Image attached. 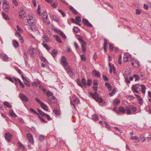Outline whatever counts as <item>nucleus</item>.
Returning <instances> with one entry per match:
<instances>
[{
    "label": "nucleus",
    "mask_w": 151,
    "mask_h": 151,
    "mask_svg": "<svg viewBox=\"0 0 151 151\" xmlns=\"http://www.w3.org/2000/svg\"><path fill=\"white\" fill-rule=\"evenodd\" d=\"M27 23L29 24V27L28 28L29 29H31L32 30L34 28H35L36 21L35 20V19L32 16L29 15L27 17Z\"/></svg>",
    "instance_id": "obj_1"
},
{
    "label": "nucleus",
    "mask_w": 151,
    "mask_h": 151,
    "mask_svg": "<svg viewBox=\"0 0 151 151\" xmlns=\"http://www.w3.org/2000/svg\"><path fill=\"white\" fill-rule=\"evenodd\" d=\"M78 40L81 43V48L82 52L83 53H85L86 51V42L83 40V37L80 35H79V37L78 38Z\"/></svg>",
    "instance_id": "obj_2"
},
{
    "label": "nucleus",
    "mask_w": 151,
    "mask_h": 151,
    "mask_svg": "<svg viewBox=\"0 0 151 151\" xmlns=\"http://www.w3.org/2000/svg\"><path fill=\"white\" fill-rule=\"evenodd\" d=\"M46 94L47 96V99L50 102L52 103H54L56 101V97L53 96V93L49 91L46 93Z\"/></svg>",
    "instance_id": "obj_3"
},
{
    "label": "nucleus",
    "mask_w": 151,
    "mask_h": 151,
    "mask_svg": "<svg viewBox=\"0 0 151 151\" xmlns=\"http://www.w3.org/2000/svg\"><path fill=\"white\" fill-rule=\"evenodd\" d=\"M60 64L62 65L64 69L68 67H67L68 65L67 59L64 56H62L60 60Z\"/></svg>",
    "instance_id": "obj_4"
},
{
    "label": "nucleus",
    "mask_w": 151,
    "mask_h": 151,
    "mask_svg": "<svg viewBox=\"0 0 151 151\" xmlns=\"http://www.w3.org/2000/svg\"><path fill=\"white\" fill-rule=\"evenodd\" d=\"M3 5V9L4 12H7L9 10V5L8 2L6 0H4L2 2Z\"/></svg>",
    "instance_id": "obj_5"
},
{
    "label": "nucleus",
    "mask_w": 151,
    "mask_h": 151,
    "mask_svg": "<svg viewBox=\"0 0 151 151\" xmlns=\"http://www.w3.org/2000/svg\"><path fill=\"white\" fill-rule=\"evenodd\" d=\"M141 86V85H139V84H136L135 85H132V90L135 93H139L138 91H140V87Z\"/></svg>",
    "instance_id": "obj_6"
},
{
    "label": "nucleus",
    "mask_w": 151,
    "mask_h": 151,
    "mask_svg": "<svg viewBox=\"0 0 151 151\" xmlns=\"http://www.w3.org/2000/svg\"><path fill=\"white\" fill-rule=\"evenodd\" d=\"M82 22L83 24L86 26L89 27L90 28L93 27L92 24L90 23L86 19L83 18L82 19Z\"/></svg>",
    "instance_id": "obj_7"
},
{
    "label": "nucleus",
    "mask_w": 151,
    "mask_h": 151,
    "mask_svg": "<svg viewBox=\"0 0 151 151\" xmlns=\"http://www.w3.org/2000/svg\"><path fill=\"white\" fill-rule=\"evenodd\" d=\"M19 14L20 17L23 19H25L27 15L25 12L24 11L23 9L21 10Z\"/></svg>",
    "instance_id": "obj_8"
},
{
    "label": "nucleus",
    "mask_w": 151,
    "mask_h": 151,
    "mask_svg": "<svg viewBox=\"0 0 151 151\" xmlns=\"http://www.w3.org/2000/svg\"><path fill=\"white\" fill-rule=\"evenodd\" d=\"M19 97L23 101L28 102L29 101V99L27 97L22 93L20 94Z\"/></svg>",
    "instance_id": "obj_9"
},
{
    "label": "nucleus",
    "mask_w": 151,
    "mask_h": 151,
    "mask_svg": "<svg viewBox=\"0 0 151 151\" xmlns=\"http://www.w3.org/2000/svg\"><path fill=\"white\" fill-rule=\"evenodd\" d=\"M5 137L6 140L8 142H11L12 139V135L9 133H6L5 135Z\"/></svg>",
    "instance_id": "obj_10"
},
{
    "label": "nucleus",
    "mask_w": 151,
    "mask_h": 151,
    "mask_svg": "<svg viewBox=\"0 0 151 151\" xmlns=\"http://www.w3.org/2000/svg\"><path fill=\"white\" fill-rule=\"evenodd\" d=\"M15 35L18 38L21 43H23L24 42V40L20 34L17 32H16Z\"/></svg>",
    "instance_id": "obj_11"
},
{
    "label": "nucleus",
    "mask_w": 151,
    "mask_h": 151,
    "mask_svg": "<svg viewBox=\"0 0 151 151\" xmlns=\"http://www.w3.org/2000/svg\"><path fill=\"white\" fill-rule=\"evenodd\" d=\"M89 94L93 97L94 99H96V98L99 96V94L97 93L96 91H95L94 93H92L91 92H89Z\"/></svg>",
    "instance_id": "obj_12"
},
{
    "label": "nucleus",
    "mask_w": 151,
    "mask_h": 151,
    "mask_svg": "<svg viewBox=\"0 0 151 151\" xmlns=\"http://www.w3.org/2000/svg\"><path fill=\"white\" fill-rule=\"evenodd\" d=\"M126 111H127V114L128 115L131 114H132V111L131 110L130 105L129 106H127L125 107Z\"/></svg>",
    "instance_id": "obj_13"
},
{
    "label": "nucleus",
    "mask_w": 151,
    "mask_h": 151,
    "mask_svg": "<svg viewBox=\"0 0 151 151\" xmlns=\"http://www.w3.org/2000/svg\"><path fill=\"white\" fill-rule=\"evenodd\" d=\"M0 57L4 61H6L8 58L7 56L5 54H0Z\"/></svg>",
    "instance_id": "obj_14"
},
{
    "label": "nucleus",
    "mask_w": 151,
    "mask_h": 151,
    "mask_svg": "<svg viewBox=\"0 0 151 151\" xmlns=\"http://www.w3.org/2000/svg\"><path fill=\"white\" fill-rule=\"evenodd\" d=\"M70 76H72L73 75V73L69 68L67 67L65 69Z\"/></svg>",
    "instance_id": "obj_15"
},
{
    "label": "nucleus",
    "mask_w": 151,
    "mask_h": 151,
    "mask_svg": "<svg viewBox=\"0 0 151 151\" xmlns=\"http://www.w3.org/2000/svg\"><path fill=\"white\" fill-rule=\"evenodd\" d=\"M12 44L15 48L18 47L19 46L18 42L15 40H12Z\"/></svg>",
    "instance_id": "obj_16"
},
{
    "label": "nucleus",
    "mask_w": 151,
    "mask_h": 151,
    "mask_svg": "<svg viewBox=\"0 0 151 151\" xmlns=\"http://www.w3.org/2000/svg\"><path fill=\"white\" fill-rule=\"evenodd\" d=\"M104 51L106 52L107 51V40L105 39H104Z\"/></svg>",
    "instance_id": "obj_17"
},
{
    "label": "nucleus",
    "mask_w": 151,
    "mask_h": 151,
    "mask_svg": "<svg viewBox=\"0 0 151 151\" xmlns=\"http://www.w3.org/2000/svg\"><path fill=\"white\" fill-rule=\"evenodd\" d=\"M131 63L132 65L135 67H138L139 65L137 61H135L134 60L131 61Z\"/></svg>",
    "instance_id": "obj_18"
},
{
    "label": "nucleus",
    "mask_w": 151,
    "mask_h": 151,
    "mask_svg": "<svg viewBox=\"0 0 151 151\" xmlns=\"http://www.w3.org/2000/svg\"><path fill=\"white\" fill-rule=\"evenodd\" d=\"M120 103V100L116 98L114 99L113 101V103L114 106L118 105Z\"/></svg>",
    "instance_id": "obj_19"
},
{
    "label": "nucleus",
    "mask_w": 151,
    "mask_h": 151,
    "mask_svg": "<svg viewBox=\"0 0 151 151\" xmlns=\"http://www.w3.org/2000/svg\"><path fill=\"white\" fill-rule=\"evenodd\" d=\"M92 75L97 77H100V74L99 72L95 70H93Z\"/></svg>",
    "instance_id": "obj_20"
},
{
    "label": "nucleus",
    "mask_w": 151,
    "mask_h": 151,
    "mask_svg": "<svg viewBox=\"0 0 151 151\" xmlns=\"http://www.w3.org/2000/svg\"><path fill=\"white\" fill-rule=\"evenodd\" d=\"M40 106L44 110L46 111H48V106L44 104L43 103H42L41 105Z\"/></svg>",
    "instance_id": "obj_21"
},
{
    "label": "nucleus",
    "mask_w": 151,
    "mask_h": 151,
    "mask_svg": "<svg viewBox=\"0 0 151 151\" xmlns=\"http://www.w3.org/2000/svg\"><path fill=\"white\" fill-rule=\"evenodd\" d=\"M18 147H19V149L20 148L22 150V151H23V150L25 148V147L24 145L20 141L18 142Z\"/></svg>",
    "instance_id": "obj_22"
},
{
    "label": "nucleus",
    "mask_w": 151,
    "mask_h": 151,
    "mask_svg": "<svg viewBox=\"0 0 151 151\" xmlns=\"http://www.w3.org/2000/svg\"><path fill=\"white\" fill-rule=\"evenodd\" d=\"M126 111L125 108L122 106H119L118 108V111L119 112H121L123 113H124Z\"/></svg>",
    "instance_id": "obj_23"
},
{
    "label": "nucleus",
    "mask_w": 151,
    "mask_h": 151,
    "mask_svg": "<svg viewBox=\"0 0 151 151\" xmlns=\"http://www.w3.org/2000/svg\"><path fill=\"white\" fill-rule=\"evenodd\" d=\"M96 101L98 102L99 103H101L103 102V99L101 97H99V96L98 97L96 98V99H94Z\"/></svg>",
    "instance_id": "obj_24"
},
{
    "label": "nucleus",
    "mask_w": 151,
    "mask_h": 151,
    "mask_svg": "<svg viewBox=\"0 0 151 151\" xmlns=\"http://www.w3.org/2000/svg\"><path fill=\"white\" fill-rule=\"evenodd\" d=\"M42 38L44 39L42 43H45V42H49V38L47 35H43L42 36Z\"/></svg>",
    "instance_id": "obj_25"
},
{
    "label": "nucleus",
    "mask_w": 151,
    "mask_h": 151,
    "mask_svg": "<svg viewBox=\"0 0 151 151\" xmlns=\"http://www.w3.org/2000/svg\"><path fill=\"white\" fill-rule=\"evenodd\" d=\"M105 86L106 87L108 90L111 91L112 90V87L111 85L109 83H105Z\"/></svg>",
    "instance_id": "obj_26"
},
{
    "label": "nucleus",
    "mask_w": 151,
    "mask_h": 151,
    "mask_svg": "<svg viewBox=\"0 0 151 151\" xmlns=\"http://www.w3.org/2000/svg\"><path fill=\"white\" fill-rule=\"evenodd\" d=\"M141 91L144 94H145L146 92V87L144 85H141Z\"/></svg>",
    "instance_id": "obj_27"
},
{
    "label": "nucleus",
    "mask_w": 151,
    "mask_h": 151,
    "mask_svg": "<svg viewBox=\"0 0 151 151\" xmlns=\"http://www.w3.org/2000/svg\"><path fill=\"white\" fill-rule=\"evenodd\" d=\"M58 53V51L55 49H53L52 51V55L53 58H55L56 56V55Z\"/></svg>",
    "instance_id": "obj_28"
},
{
    "label": "nucleus",
    "mask_w": 151,
    "mask_h": 151,
    "mask_svg": "<svg viewBox=\"0 0 151 151\" xmlns=\"http://www.w3.org/2000/svg\"><path fill=\"white\" fill-rule=\"evenodd\" d=\"M139 137L141 141L142 142H144L146 141V139L143 134H140L139 135Z\"/></svg>",
    "instance_id": "obj_29"
},
{
    "label": "nucleus",
    "mask_w": 151,
    "mask_h": 151,
    "mask_svg": "<svg viewBox=\"0 0 151 151\" xmlns=\"http://www.w3.org/2000/svg\"><path fill=\"white\" fill-rule=\"evenodd\" d=\"M70 9L75 14L77 15L78 14V12L75 9H74L73 7L72 6H70Z\"/></svg>",
    "instance_id": "obj_30"
},
{
    "label": "nucleus",
    "mask_w": 151,
    "mask_h": 151,
    "mask_svg": "<svg viewBox=\"0 0 151 151\" xmlns=\"http://www.w3.org/2000/svg\"><path fill=\"white\" fill-rule=\"evenodd\" d=\"M34 50L35 48H32L31 49H29V52L30 55L33 57L34 56Z\"/></svg>",
    "instance_id": "obj_31"
},
{
    "label": "nucleus",
    "mask_w": 151,
    "mask_h": 151,
    "mask_svg": "<svg viewBox=\"0 0 151 151\" xmlns=\"http://www.w3.org/2000/svg\"><path fill=\"white\" fill-rule=\"evenodd\" d=\"M4 106H6L9 108H11L12 107V105L9 103L7 101L4 102Z\"/></svg>",
    "instance_id": "obj_32"
},
{
    "label": "nucleus",
    "mask_w": 151,
    "mask_h": 151,
    "mask_svg": "<svg viewBox=\"0 0 151 151\" xmlns=\"http://www.w3.org/2000/svg\"><path fill=\"white\" fill-rule=\"evenodd\" d=\"M54 37L55 38L56 40L60 43H61L62 42L60 38L57 35H55Z\"/></svg>",
    "instance_id": "obj_33"
},
{
    "label": "nucleus",
    "mask_w": 151,
    "mask_h": 151,
    "mask_svg": "<svg viewBox=\"0 0 151 151\" xmlns=\"http://www.w3.org/2000/svg\"><path fill=\"white\" fill-rule=\"evenodd\" d=\"M73 30L75 33H78L79 32L80 29L77 27H74L73 28Z\"/></svg>",
    "instance_id": "obj_34"
},
{
    "label": "nucleus",
    "mask_w": 151,
    "mask_h": 151,
    "mask_svg": "<svg viewBox=\"0 0 151 151\" xmlns=\"http://www.w3.org/2000/svg\"><path fill=\"white\" fill-rule=\"evenodd\" d=\"M9 114L12 116L16 117L17 116V115L14 113V112L12 110H10L9 111Z\"/></svg>",
    "instance_id": "obj_35"
},
{
    "label": "nucleus",
    "mask_w": 151,
    "mask_h": 151,
    "mask_svg": "<svg viewBox=\"0 0 151 151\" xmlns=\"http://www.w3.org/2000/svg\"><path fill=\"white\" fill-rule=\"evenodd\" d=\"M45 17L46 18L44 19L43 21L45 23L49 25L50 23V21L49 20L48 18H47V16H45Z\"/></svg>",
    "instance_id": "obj_36"
},
{
    "label": "nucleus",
    "mask_w": 151,
    "mask_h": 151,
    "mask_svg": "<svg viewBox=\"0 0 151 151\" xmlns=\"http://www.w3.org/2000/svg\"><path fill=\"white\" fill-rule=\"evenodd\" d=\"M52 19L53 20L56 21L57 22H59L60 19L59 18L56 16L53 15L52 16Z\"/></svg>",
    "instance_id": "obj_37"
},
{
    "label": "nucleus",
    "mask_w": 151,
    "mask_h": 151,
    "mask_svg": "<svg viewBox=\"0 0 151 151\" xmlns=\"http://www.w3.org/2000/svg\"><path fill=\"white\" fill-rule=\"evenodd\" d=\"M2 14L3 16V17L6 20H9V18L8 17V16L5 14L4 13L2 12Z\"/></svg>",
    "instance_id": "obj_38"
},
{
    "label": "nucleus",
    "mask_w": 151,
    "mask_h": 151,
    "mask_svg": "<svg viewBox=\"0 0 151 151\" xmlns=\"http://www.w3.org/2000/svg\"><path fill=\"white\" fill-rule=\"evenodd\" d=\"M23 58L24 59V61H28V59L27 58V54L26 52H24L23 54Z\"/></svg>",
    "instance_id": "obj_39"
},
{
    "label": "nucleus",
    "mask_w": 151,
    "mask_h": 151,
    "mask_svg": "<svg viewBox=\"0 0 151 151\" xmlns=\"http://www.w3.org/2000/svg\"><path fill=\"white\" fill-rule=\"evenodd\" d=\"M76 82L77 84L81 87L83 88V85L82 84L81 81L79 79H77L76 80Z\"/></svg>",
    "instance_id": "obj_40"
},
{
    "label": "nucleus",
    "mask_w": 151,
    "mask_h": 151,
    "mask_svg": "<svg viewBox=\"0 0 151 151\" xmlns=\"http://www.w3.org/2000/svg\"><path fill=\"white\" fill-rule=\"evenodd\" d=\"M92 119L95 121H97L98 120V116L96 114H94L92 116Z\"/></svg>",
    "instance_id": "obj_41"
},
{
    "label": "nucleus",
    "mask_w": 151,
    "mask_h": 151,
    "mask_svg": "<svg viewBox=\"0 0 151 151\" xmlns=\"http://www.w3.org/2000/svg\"><path fill=\"white\" fill-rule=\"evenodd\" d=\"M76 22L78 23H80L81 21V18L80 16H77L76 17Z\"/></svg>",
    "instance_id": "obj_42"
},
{
    "label": "nucleus",
    "mask_w": 151,
    "mask_h": 151,
    "mask_svg": "<svg viewBox=\"0 0 151 151\" xmlns=\"http://www.w3.org/2000/svg\"><path fill=\"white\" fill-rule=\"evenodd\" d=\"M92 83V81L91 79H88L87 80V85L88 86H91Z\"/></svg>",
    "instance_id": "obj_43"
},
{
    "label": "nucleus",
    "mask_w": 151,
    "mask_h": 151,
    "mask_svg": "<svg viewBox=\"0 0 151 151\" xmlns=\"http://www.w3.org/2000/svg\"><path fill=\"white\" fill-rule=\"evenodd\" d=\"M42 44L43 45V47L44 48H45L46 49H47V50H50V48L48 46L47 44H45L43 43H42Z\"/></svg>",
    "instance_id": "obj_44"
},
{
    "label": "nucleus",
    "mask_w": 151,
    "mask_h": 151,
    "mask_svg": "<svg viewBox=\"0 0 151 151\" xmlns=\"http://www.w3.org/2000/svg\"><path fill=\"white\" fill-rule=\"evenodd\" d=\"M115 47L113 46V45L111 43H109V48L110 50L112 51L114 50Z\"/></svg>",
    "instance_id": "obj_45"
},
{
    "label": "nucleus",
    "mask_w": 151,
    "mask_h": 151,
    "mask_svg": "<svg viewBox=\"0 0 151 151\" xmlns=\"http://www.w3.org/2000/svg\"><path fill=\"white\" fill-rule=\"evenodd\" d=\"M80 57L82 61H86V58L84 54L81 55Z\"/></svg>",
    "instance_id": "obj_46"
},
{
    "label": "nucleus",
    "mask_w": 151,
    "mask_h": 151,
    "mask_svg": "<svg viewBox=\"0 0 151 151\" xmlns=\"http://www.w3.org/2000/svg\"><path fill=\"white\" fill-rule=\"evenodd\" d=\"M127 56L126 54H124L123 56V61L124 62H126L129 61V60L127 58Z\"/></svg>",
    "instance_id": "obj_47"
},
{
    "label": "nucleus",
    "mask_w": 151,
    "mask_h": 151,
    "mask_svg": "<svg viewBox=\"0 0 151 151\" xmlns=\"http://www.w3.org/2000/svg\"><path fill=\"white\" fill-rule=\"evenodd\" d=\"M60 35L64 39H66L67 37L64 34L63 32L60 30Z\"/></svg>",
    "instance_id": "obj_48"
},
{
    "label": "nucleus",
    "mask_w": 151,
    "mask_h": 151,
    "mask_svg": "<svg viewBox=\"0 0 151 151\" xmlns=\"http://www.w3.org/2000/svg\"><path fill=\"white\" fill-rule=\"evenodd\" d=\"M134 78L135 79V81H138L139 80V76L136 74L134 75Z\"/></svg>",
    "instance_id": "obj_49"
},
{
    "label": "nucleus",
    "mask_w": 151,
    "mask_h": 151,
    "mask_svg": "<svg viewBox=\"0 0 151 151\" xmlns=\"http://www.w3.org/2000/svg\"><path fill=\"white\" fill-rule=\"evenodd\" d=\"M82 83L83 84V86H86L87 85L86 79L85 78H83L82 79Z\"/></svg>",
    "instance_id": "obj_50"
},
{
    "label": "nucleus",
    "mask_w": 151,
    "mask_h": 151,
    "mask_svg": "<svg viewBox=\"0 0 151 151\" xmlns=\"http://www.w3.org/2000/svg\"><path fill=\"white\" fill-rule=\"evenodd\" d=\"M30 111L37 115H39V114L32 108H30Z\"/></svg>",
    "instance_id": "obj_51"
},
{
    "label": "nucleus",
    "mask_w": 151,
    "mask_h": 151,
    "mask_svg": "<svg viewBox=\"0 0 151 151\" xmlns=\"http://www.w3.org/2000/svg\"><path fill=\"white\" fill-rule=\"evenodd\" d=\"M131 110H132L133 112H135L137 110V108L136 107L132 105H130Z\"/></svg>",
    "instance_id": "obj_52"
},
{
    "label": "nucleus",
    "mask_w": 151,
    "mask_h": 151,
    "mask_svg": "<svg viewBox=\"0 0 151 151\" xmlns=\"http://www.w3.org/2000/svg\"><path fill=\"white\" fill-rule=\"evenodd\" d=\"M51 4L52 7L54 8L57 7L58 5V3H51Z\"/></svg>",
    "instance_id": "obj_53"
},
{
    "label": "nucleus",
    "mask_w": 151,
    "mask_h": 151,
    "mask_svg": "<svg viewBox=\"0 0 151 151\" xmlns=\"http://www.w3.org/2000/svg\"><path fill=\"white\" fill-rule=\"evenodd\" d=\"M27 136L28 139L33 138L32 135L30 133H27Z\"/></svg>",
    "instance_id": "obj_54"
},
{
    "label": "nucleus",
    "mask_w": 151,
    "mask_h": 151,
    "mask_svg": "<svg viewBox=\"0 0 151 151\" xmlns=\"http://www.w3.org/2000/svg\"><path fill=\"white\" fill-rule=\"evenodd\" d=\"M18 81L19 83L20 86L22 87V88H24V86L23 83L20 80H18Z\"/></svg>",
    "instance_id": "obj_55"
},
{
    "label": "nucleus",
    "mask_w": 151,
    "mask_h": 151,
    "mask_svg": "<svg viewBox=\"0 0 151 151\" xmlns=\"http://www.w3.org/2000/svg\"><path fill=\"white\" fill-rule=\"evenodd\" d=\"M40 58L41 60L42 61L45 63L47 62V60L44 57L41 56L40 57Z\"/></svg>",
    "instance_id": "obj_56"
},
{
    "label": "nucleus",
    "mask_w": 151,
    "mask_h": 151,
    "mask_svg": "<svg viewBox=\"0 0 151 151\" xmlns=\"http://www.w3.org/2000/svg\"><path fill=\"white\" fill-rule=\"evenodd\" d=\"M124 54H126V55L127 56V58L129 60H131L132 58V55H131L129 54L128 53H125Z\"/></svg>",
    "instance_id": "obj_57"
},
{
    "label": "nucleus",
    "mask_w": 151,
    "mask_h": 151,
    "mask_svg": "<svg viewBox=\"0 0 151 151\" xmlns=\"http://www.w3.org/2000/svg\"><path fill=\"white\" fill-rule=\"evenodd\" d=\"M25 82L24 83L25 85H26V86H30V84L29 83V82L27 79H25Z\"/></svg>",
    "instance_id": "obj_58"
},
{
    "label": "nucleus",
    "mask_w": 151,
    "mask_h": 151,
    "mask_svg": "<svg viewBox=\"0 0 151 151\" xmlns=\"http://www.w3.org/2000/svg\"><path fill=\"white\" fill-rule=\"evenodd\" d=\"M58 11L61 14V15L63 17L65 16V13L64 12H63L61 10L58 9Z\"/></svg>",
    "instance_id": "obj_59"
},
{
    "label": "nucleus",
    "mask_w": 151,
    "mask_h": 151,
    "mask_svg": "<svg viewBox=\"0 0 151 151\" xmlns=\"http://www.w3.org/2000/svg\"><path fill=\"white\" fill-rule=\"evenodd\" d=\"M122 56L121 54H120L119 56V59L118 60V63L120 65L122 64Z\"/></svg>",
    "instance_id": "obj_60"
},
{
    "label": "nucleus",
    "mask_w": 151,
    "mask_h": 151,
    "mask_svg": "<svg viewBox=\"0 0 151 151\" xmlns=\"http://www.w3.org/2000/svg\"><path fill=\"white\" fill-rule=\"evenodd\" d=\"M35 100L37 101L40 105L43 103L40 99L37 98H36L35 99Z\"/></svg>",
    "instance_id": "obj_61"
},
{
    "label": "nucleus",
    "mask_w": 151,
    "mask_h": 151,
    "mask_svg": "<svg viewBox=\"0 0 151 151\" xmlns=\"http://www.w3.org/2000/svg\"><path fill=\"white\" fill-rule=\"evenodd\" d=\"M104 124L105 125L106 128L107 129H109L110 128V125L108 124L107 122H105Z\"/></svg>",
    "instance_id": "obj_62"
},
{
    "label": "nucleus",
    "mask_w": 151,
    "mask_h": 151,
    "mask_svg": "<svg viewBox=\"0 0 151 151\" xmlns=\"http://www.w3.org/2000/svg\"><path fill=\"white\" fill-rule=\"evenodd\" d=\"M103 78L105 81H109V79L107 76L105 75L103 76Z\"/></svg>",
    "instance_id": "obj_63"
},
{
    "label": "nucleus",
    "mask_w": 151,
    "mask_h": 151,
    "mask_svg": "<svg viewBox=\"0 0 151 151\" xmlns=\"http://www.w3.org/2000/svg\"><path fill=\"white\" fill-rule=\"evenodd\" d=\"M53 113L56 115H59L60 114V112L57 109H54L53 111Z\"/></svg>",
    "instance_id": "obj_64"
}]
</instances>
